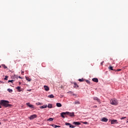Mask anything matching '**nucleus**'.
I'll use <instances>...</instances> for the list:
<instances>
[{"instance_id":"1","label":"nucleus","mask_w":128,"mask_h":128,"mask_svg":"<svg viewBox=\"0 0 128 128\" xmlns=\"http://www.w3.org/2000/svg\"><path fill=\"white\" fill-rule=\"evenodd\" d=\"M10 102L6 100H1L0 101V106H2L4 108H9L10 106H12V104H9Z\"/></svg>"},{"instance_id":"2","label":"nucleus","mask_w":128,"mask_h":128,"mask_svg":"<svg viewBox=\"0 0 128 128\" xmlns=\"http://www.w3.org/2000/svg\"><path fill=\"white\" fill-rule=\"evenodd\" d=\"M110 104H112V106H118V101L116 98L112 99L110 100Z\"/></svg>"},{"instance_id":"3","label":"nucleus","mask_w":128,"mask_h":128,"mask_svg":"<svg viewBox=\"0 0 128 128\" xmlns=\"http://www.w3.org/2000/svg\"><path fill=\"white\" fill-rule=\"evenodd\" d=\"M66 116H74V112H66Z\"/></svg>"},{"instance_id":"4","label":"nucleus","mask_w":128,"mask_h":128,"mask_svg":"<svg viewBox=\"0 0 128 128\" xmlns=\"http://www.w3.org/2000/svg\"><path fill=\"white\" fill-rule=\"evenodd\" d=\"M61 116L63 118H64V116H66V112H62L60 114Z\"/></svg>"},{"instance_id":"5","label":"nucleus","mask_w":128,"mask_h":128,"mask_svg":"<svg viewBox=\"0 0 128 128\" xmlns=\"http://www.w3.org/2000/svg\"><path fill=\"white\" fill-rule=\"evenodd\" d=\"M93 100H96L98 102H100V100L98 98V97H94Z\"/></svg>"},{"instance_id":"6","label":"nucleus","mask_w":128,"mask_h":128,"mask_svg":"<svg viewBox=\"0 0 128 128\" xmlns=\"http://www.w3.org/2000/svg\"><path fill=\"white\" fill-rule=\"evenodd\" d=\"M36 118V114H33L30 116V120H34V118Z\"/></svg>"},{"instance_id":"7","label":"nucleus","mask_w":128,"mask_h":128,"mask_svg":"<svg viewBox=\"0 0 128 128\" xmlns=\"http://www.w3.org/2000/svg\"><path fill=\"white\" fill-rule=\"evenodd\" d=\"M44 88L46 92H48V90H50V88H48V86H44Z\"/></svg>"},{"instance_id":"8","label":"nucleus","mask_w":128,"mask_h":128,"mask_svg":"<svg viewBox=\"0 0 128 128\" xmlns=\"http://www.w3.org/2000/svg\"><path fill=\"white\" fill-rule=\"evenodd\" d=\"M26 104L29 106V108H34V105L30 104V102H28Z\"/></svg>"},{"instance_id":"9","label":"nucleus","mask_w":128,"mask_h":128,"mask_svg":"<svg viewBox=\"0 0 128 128\" xmlns=\"http://www.w3.org/2000/svg\"><path fill=\"white\" fill-rule=\"evenodd\" d=\"M118 124V120H112L111 121V124Z\"/></svg>"},{"instance_id":"10","label":"nucleus","mask_w":128,"mask_h":128,"mask_svg":"<svg viewBox=\"0 0 128 128\" xmlns=\"http://www.w3.org/2000/svg\"><path fill=\"white\" fill-rule=\"evenodd\" d=\"M92 80L94 82H98V78H93Z\"/></svg>"},{"instance_id":"11","label":"nucleus","mask_w":128,"mask_h":128,"mask_svg":"<svg viewBox=\"0 0 128 128\" xmlns=\"http://www.w3.org/2000/svg\"><path fill=\"white\" fill-rule=\"evenodd\" d=\"M101 120H102V122H108V119L106 118H103Z\"/></svg>"},{"instance_id":"12","label":"nucleus","mask_w":128,"mask_h":128,"mask_svg":"<svg viewBox=\"0 0 128 128\" xmlns=\"http://www.w3.org/2000/svg\"><path fill=\"white\" fill-rule=\"evenodd\" d=\"M73 124H75L76 126H80V122H73Z\"/></svg>"},{"instance_id":"13","label":"nucleus","mask_w":128,"mask_h":128,"mask_svg":"<svg viewBox=\"0 0 128 128\" xmlns=\"http://www.w3.org/2000/svg\"><path fill=\"white\" fill-rule=\"evenodd\" d=\"M46 108H48V105L46 104V105H44V106H40V108H41V109Z\"/></svg>"},{"instance_id":"14","label":"nucleus","mask_w":128,"mask_h":128,"mask_svg":"<svg viewBox=\"0 0 128 128\" xmlns=\"http://www.w3.org/2000/svg\"><path fill=\"white\" fill-rule=\"evenodd\" d=\"M51 126L53 127V128H60V126H58V125H56V124H51Z\"/></svg>"},{"instance_id":"15","label":"nucleus","mask_w":128,"mask_h":128,"mask_svg":"<svg viewBox=\"0 0 128 128\" xmlns=\"http://www.w3.org/2000/svg\"><path fill=\"white\" fill-rule=\"evenodd\" d=\"M74 88H78V84H76V82H74Z\"/></svg>"},{"instance_id":"16","label":"nucleus","mask_w":128,"mask_h":128,"mask_svg":"<svg viewBox=\"0 0 128 128\" xmlns=\"http://www.w3.org/2000/svg\"><path fill=\"white\" fill-rule=\"evenodd\" d=\"M25 78H26V80H28V82H30V80H32L30 78L26 76Z\"/></svg>"},{"instance_id":"17","label":"nucleus","mask_w":128,"mask_h":128,"mask_svg":"<svg viewBox=\"0 0 128 128\" xmlns=\"http://www.w3.org/2000/svg\"><path fill=\"white\" fill-rule=\"evenodd\" d=\"M56 106L58 108H61L62 104L60 103H56Z\"/></svg>"},{"instance_id":"18","label":"nucleus","mask_w":128,"mask_h":128,"mask_svg":"<svg viewBox=\"0 0 128 128\" xmlns=\"http://www.w3.org/2000/svg\"><path fill=\"white\" fill-rule=\"evenodd\" d=\"M48 98H54V94H52L48 96Z\"/></svg>"},{"instance_id":"19","label":"nucleus","mask_w":128,"mask_h":128,"mask_svg":"<svg viewBox=\"0 0 128 128\" xmlns=\"http://www.w3.org/2000/svg\"><path fill=\"white\" fill-rule=\"evenodd\" d=\"M54 120V118H49L47 120L48 122H52Z\"/></svg>"},{"instance_id":"20","label":"nucleus","mask_w":128,"mask_h":128,"mask_svg":"<svg viewBox=\"0 0 128 128\" xmlns=\"http://www.w3.org/2000/svg\"><path fill=\"white\" fill-rule=\"evenodd\" d=\"M48 108H52V104H48Z\"/></svg>"},{"instance_id":"21","label":"nucleus","mask_w":128,"mask_h":128,"mask_svg":"<svg viewBox=\"0 0 128 128\" xmlns=\"http://www.w3.org/2000/svg\"><path fill=\"white\" fill-rule=\"evenodd\" d=\"M113 68H114V67H112V66H110L108 67V69H109V70H114Z\"/></svg>"},{"instance_id":"22","label":"nucleus","mask_w":128,"mask_h":128,"mask_svg":"<svg viewBox=\"0 0 128 128\" xmlns=\"http://www.w3.org/2000/svg\"><path fill=\"white\" fill-rule=\"evenodd\" d=\"M78 82H84V78H82V79H78Z\"/></svg>"},{"instance_id":"23","label":"nucleus","mask_w":128,"mask_h":128,"mask_svg":"<svg viewBox=\"0 0 128 128\" xmlns=\"http://www.w3.org/2000/svg\"><path fill=\"white\" fill-rule=\"evenodd\" d=\"M16 88V90H18V92H22V90H20V86H18Z\"/></svg>"},{"instance_id":"24","label":"nucleus","mask_w":128,"mask_h":128,"mask_svg":"<svg viewBox=\"0 0 128 128\" xmlns=\"http://www.w3.org/2000/svg\"><path fill=\"white\" fill-rule=\"evenodd\" d=\"M74 104H80V102L76 101Z\"/></svg>"},{"instance_id":"25","label":"nucleus","mask_w":128,"mask_h":128,"mask_svg":"<svg viewBox=\"0 0 128 128\" xmlns=\"http://www.w3.org/2000/svg\"><path fill=\"white\" fill-rule=\"evenodd\" d=\"M8 91L9 92H12V90L8 88Z\"/></svg>"},{"instance_id":"26","label":"nucleus","mask_w":128,"mask_h":128,"mask_svg":"<svg viewBox=\"0 0 128 128\" xmlns=\"http://www.w3.org/2000/svg\"><path fill=\"white\" fill-rule=\"evenodd\" d=\"M2 66L4 68H8V67L5 64H2Z\"/></svg>"},{"instance_id":"27","label":"nucleus","mask_w":128,"mask_h":128,"mask_svg":"<svg viewBox=\"0 0 128 128\" xmlns=\"http://www.w3.org/2000/svg\"><path fill=\"white\" fill-rule=\"evenodd\" d=\"M8 76H5V78H4V80H8Z\"/></svg>"},{"instance_id":"28","label":"nucleus","mask_w":128,"mask_h":128,"mask_svg":"<svg viewBox=\"0 0 128 128\" xmlns=\"http://www.w3.org/2000/svg\"><path fill=\"white\" fill-rule=\"evenodd\" d=\"M65 124L66 126H70L71 124L70 123L66 122Z\"/></svg>"},{"instance_id":"29","label":"nucleus","mask_w":128,"mask_h":128,"mask_svg":"<svg viewBox=\"0 0 128 128\" xmlns=\"http://www.w3.org/2000/svg\"><path fill=\"white\" fill-rule=\"evenodd\" d=\"M82 122L84 124H88V122Z\"/></svg>"},{"instance_id":"30","label":"nucleus","mask_w":128,"mask_h":128,"mask_svg":"<svg viewBox=\"0 0 128 128\" xmlns=\"http://www.w3.org/2000/svg\"><path fill=\"white\" fill-rule=\"evenodd\" d=\"M70 128H76V126H74L73 125H72V124H70Z\"/></svg>"},{"instance_id":"31","label":"nucleus","mask_w":128,"mask_h":128,"mask_svg":"<svg viewBox=\"0 0 128 128\" xmlns=\"http://www.w3.org/2000/svg\"><path fill=\"white\" fill-rule=\"evenodd\" d=\"M14 82V80H9L8 81V82Z\"/></svg>"},{"instance_id":"32","label":"nucleus","mask_w":128,"mask_h":128,"mask_svg":"<svg viewBox=\"0 0 128 128\" xmlns=\"http://www.w3.org/2000/svg\"><path fill=\"white\" fill-rule=\"evenodd\" d=\"M36 106H40V104H42L40 102H38L36 103Z\"/></svg>"},{"instance_id":"33","label":"nucleus","mask_w":128,"mask_h":128,"mask_svg":"<svg viewBox=\"0 0 128 128\" xmlns=\"http://www.w3.org/2000/svg\"><path fill=\"white\" fill-rule=\"evenodd\" d=\"M124 118H126V117H122L120 118V120H124Z\"/></svg>"},{"instance_id":"34","label":"nucleus","mask_w":128,"mask_h":128,"mask_svg":"<svg viewBox=\"0 0 128 128\" xmlns=\"http://www.w3.org/2000/svg\"><path fill=\"white\" fill-rule=\"evenodd\" d=\"M86 82L87 84H90V80H86Z\"/></svg>"},{"instance_id":"35","label":"nucleus","mask_w":128,"mask_h":128,"mask_svg":"<svg viewBox=\"0 0 128 128\" xmlns=\"http://www.w3.org/2000/svg\"><path fill=\"white\" fill-rule=\"evenodd\" d=\"M122 70V69L117 70L116 72H120Z\"/></svg>"},{"instance_id":"36","label":"nucleus","mask_w":128,"mask_h":128,"mask_svg":"<svg viewBox=\"0 0 128 128\" xmlns=\"http://www.w3.org/2000/svg\"><path fill=\"white\" fill-rule=\"evenodd\" d=\"M92 108H98V106H92Z\"/></svg>"},{"instance_id":"37","label":"nucleus","mask_w":128,"mask_h":128,"mask_svg":"<svg viewBox=\"0 0 128 128\" xmlns=\"http://www.w3.org/2000/svg\"><path fill=\"white\" fill-rule=\"evenodd\" d=\"M104 62H101V64H104Z\"/></svg>"},{"instance_id":"38","label":"nucleus","mask_w":128,"mask_h":128,"mask_svg":"<svg viewBox=\"0 0 128 128\" xmlns=\"http://www.w3.org/2000/svg\"><path fill=\"white\" fill-rule=\"evenodd\" d=\"M18 78H22V77H20V76H19Z\"/></svg>"},{"instance_id":"39","label":"nucleus","mask_w":128,"mask_h":128,"mask_svg":"<svg viewBox=\"0 0 128 128\" xmlns=\"http://www.w3.org/2000/svg\"><path fill=\"white\" fill-rule=\"evenodd\" d=\"M0 108H2V106L0 105Z\"/></svg>"},{"instance_id":"40","label":"nucleus","mask_w":128,"mask_h":128,"mask_svg":"<svg viewBox=\"0 0 128 128\" xmlns=\"http://www.w3.org/2000/svg\"><path fill=\"white\" fill-rule=\"evenodd\" d=\"M0 68H2V66H0Z\"/></svg>"},{"instance_id":"41","label":"nucleus","mask_w":128,"mask_h":128,"mask_svg":"<svg viewBox=\"0 0 128 128\" xmlns=\"http://www.w3.org/2000/svg\"><path fill=\"white\" fill-rule=\"evenodd\" d=\"M19 84H20V82H19Z\"/></svg>"},{"instance_id":"42","label":"nucleus","mask_w":128,"mask_h":128,"mask_svg":"<svg viewBox=\"0 0 128 128\" xmlns=\"http://www.w3.org/2000/svg\"><path fill=\"white\" fill-rule=\"evenodd\" d=\"M126 122H128V121H127Z\"/></svg>"},{"instance_id":"43","label":"nucleus","mask_w":128,"mask_h":128,"mask_svg":"<svg viewBox=\"0 0 128 128\" xmlns=\"http://www.w3.org/2000/svg\"><path fill=\"white\" fill-rule=\"evenodd\" d=\"M0 124H1V123L0 122Z\"/></svg>"}]
</instances>
